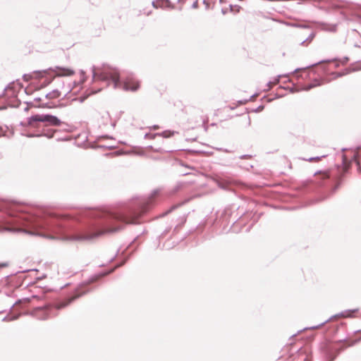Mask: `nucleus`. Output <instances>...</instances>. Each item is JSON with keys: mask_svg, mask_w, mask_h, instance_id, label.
<instances>
[{"mask_svg": "<svg viewBox=\"0 0 361 361\" xmlns=\"http://www.w3.org/2000/svg\"><path fill=\"white\" fill-rule=\"evenodd\" d=\"M322 84V81L320 80V79H317L315 80L314 82H312V83H310V85H307V86H305L304 87V90H309L313 87H317V86H319Z\"/></svg>", "mask_w": 361, "mask_h": 361, "instance_id": "10", "label": "nucleus"}, {"mask_svg": "<svg viewBox=\"0 0 361 361\" xmlns=\"http://www.w3.org/2000/svg\"><path fill=\"white\" fill-rule=\"evenodd\" d=\"M45 123L46 126H59L61 121L56 116L48 114H36L27 118V126L38 128L39 123Z\"/></svg>", "mask_w": 361, "mask_h": 361, "instance_id": "2", "label": "nucleus"}, {"mask_svg": "<svg viewBox=\"0 0 361 361\" xmlns=\"http://www.w3.org/2000/svg\"><path fill=\"white\" fill-rule=\"evenodd\" d=\"M23 80L27 82L33 80L32 73L24 75Z\"/></svg>", "mask_w": 361, "mask_h": 361, "instance_id": "14", "label": "nucleus"}, {"mask_svg": "<svg viewBox=\"0 0 361 361\" xmlns=\"http://www.w3.org/2000/svg\"><path fill=\"white\" fill-rule=\"evenodd\" d=\"M2 132V128H0V133Z\"/></svg>", "mask_w": 361, "mask_h": 361, "instance_id": "16", "label": "nucleus"}, {"mask_svg": "<svg viewBox=\"0 0 361 361\" xmlns=\"http://www.w3.org/2000/svg\"><path fill=\"white\" fill-rule=\"evenodd\" d=\"M56 69V75L59 76H71L75 73L74 71L69 68L57 67Z\"/></svg>", "mask_w": 361, "mask_h": 361, "instance_id": "8", "label": "nucleus"}, {"mask_svg": "<svg viewBox=\"0 0 361 361\" xmlns=\"http://www.w3.org/2000/svg\"><path fill=\"white\" fill-rule=\"evenodd\" d=\"M156 195H153L148 200L147 202L144 204L141 207L140 212H130L129 214H125L122 212H115V213H110L108 216L109 219L111 220H115L118 222H122L125 224H137V219L139 216H140L142 214L147 212V206L152 202V200Z\"/></svg>", "mask_w": 361, "mask_h": 361, "instance_id": "1", "label": "nucleus"}, {"mask_svg": "<svg viewBox=\"0 0 361 361\" xmlns=\"http://www.w3.org/2000/svg\"><path fill=\"white\" fill-rule=\"evenodd\" d=\"M49 307V306H45V307H44V309H48Z\"/></svg>", "mask_w": 361, "mask_h": 361, "instance_id": "15", "label": "nucleus"}, {"mask_svg": "<svg viewBox=\"0 0 361 361\" xmlns=\"http://www.w3.org/2000/svg\"><path fill=\"white\" fill-rule=\"evenodd\" d=\"M79 295H75L73 296H71L70 298H68L63 301L56 302L53 305V307L56 310H61L63 308H65L68 305H69L72 302H73L75 299L79 298Z\"/></svg>", "mask_w": 361, "mask_h": 361, "instance_id": "7", "label": "nucleus"}, {"mask_svg": "<svg viewBox=\"0 0 361 361\" xmlns=\"http://www.w3.org/2000/svg\"><path fill=\"white\" fill-rule=\"evenodd\" d=\"M21 216H23V219L27 222L26 226H30L34 228L41 227V224H39L38 219L35 217L34 216L30 214H22Z\"/></svg>", "mask_w": 361, "mask_h": 361, "instance_id": "6", "label": "nucleus"}, {"mask_svg": "<svg viewBox=\"0 0 361 361\" xmlns=\"http://www.w3.org/2000/svg\"><path fill=\"white\" fill-rule=\"evenodd\" d=\"M326 157V154H322L320 157H311V158L308 159L307 161L310 162H318L322 160V158Z\"/></svg>", "mask_w": 361, "mask_h": 361, "instance_id": "13", "label": "nucleus"}, {"mask_svg": "<svg viewBox=\"0 0 361 361\" xmlns=\"http://www.w3.org/2000/svg\"><path fill=\"white\" fill-rule=\"evenodd\" d=\"M32 73L33 80H39V79L44 78L46 73L44 71H42H42H36V72H33Z\"/></svg>", "mask_w": 361, "mask_h": 361, "instance_id": "11", "label": "nucleus"}, {"mask_svg": "<svg viewBox=\"0 0 361 361\" xmlns=\"http://www.w3.org/2000/svg\"><path fill=\"white\" fill-rule=\"evenodd\" d=\"M119 227H112L101 229L92 233L81 234L73 235L70 239L72 240H91L103 234L115 232L119 230Z\"/></svg>", "mask_w": 361, "mask_h": 361, "instance_id": "3", "label": "nucleus"}, {"mask_svg": "<svg viewBox=\"0 0 361 361\" xmlns=\"http://www.w3.org/2000/svg\"><path fill=\"white\" fill-rule=\"evenodd\" d=\"M140 85V82L132 76L127 77L123 82V88L127 91H136L139 89Z\"/></svg>", "mask_w": 361, "mask_h": 361, "instance_id": "5", "label": "nucleus"}, {"mask_svg": "<svg viewBox=\"0 0 361 361\" xmlns=\"http://www.w3.org/2000/svg\"><path fill=\"white\" fill-rule=\"evenodd\" d=\"M315 176H321V178L322 179H327L329 178V171H323V172H317L314 174Z\"/></svg>", "mask_w": 361, "mask_h": 361, "instance_id": "12", "label": "nucleus"}, {"mask_svg": "<svg viewBox=\"0 0 361 361\" xmlns=\"http://www.w3.org/2000/svg\"><path fill=\"white\" fill-rule=\"evenodd\" d=\"M94 78L99 80H107L111 79L114 84V87L117 88L120 85L119 74L114 72L99 73L98 71H94Z\"/></svg>", "mask_w": 361, "mask_h": 361, "instance_id": "4", "label": "nucleus"}, {"mask_svg": "<svg viewBox=\"0 0 361 361\" xmlns=\"http://www.w3.org/2000/svg\"><path fill=\"white\" fill-rule=\"evenodd\" d=\"M60 96L61 92L57 90H52L46 94V97L49 99H56L59 98Z\"/></svg>", "mask_w": 361, "mask_h": 361, "instance_id": "9", "label": "nucleus"}]
</instances>
